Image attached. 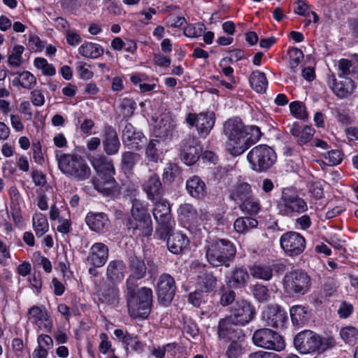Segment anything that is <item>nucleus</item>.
<instances>
[{
	"mask_svg": "<svg viewBox=\"0 0 358 358\" xmlns=\"http://www.w3.org/2000/svg\"><path fill=\"white\" fill-rule=\"evenodd\" d=\"M142 187L148 199L152 202L161 199L164 193L159 177L155 173H152L149 176L143 184Z\"/></svg>",
	"mask_w": 358,
	"mask_h": 358,
	"instance_id": "obj_21",
	"label": "nucleus"
},
{
	"mask_svg": "<svg viewBox=\"0 0 358 358\" xmlns=\"http://www.w3.org/2000/svg\"><path fill=\"white\" fill-rule=\"evenodd\" d=\"M251 194V186L247 182H240L230 190L229 198L236 203H242Z\"/></svg>",
	"mask_w": 358,
	"mask_h": 358,
	"instance_id": "obj_32",
	"label": "nucleus"
},
{
	"mask_svg": "<svg viewBox=\"0 0 358 358\" xmlns=\"http://www.w3.org/2000/svg\"><path fill=\"white\" fill-rule=\"evenodd\" d=\"M178 216L180 220L189 227H194L199 222L206 218V213L202 211L199 213L196 209L189 203H183L180 206L178 210Z\"/></svg>",
	"mask_w": 358,
	"mask_h": 358,
	"instance_id": "obj_17",
	"label": "nucleus"
},
{
	"mask_svg": "<svg viewBox=\"0 0 358 358\" xmlns=\"http://www.w3.org/2000/svg\"><path fill=\"white\" fill-rule=\"evenodd\" d=\"M176 282L168 273L162 274L157 282V294L158 301L164 306H169L176 294Z\"/></svg>",
	"mask_w": 358,
	"mask_h": 358,
	"instance_id": "obj_11",
	"label": "nucleus"
},
{
	"mask_svg": "<svg viewBox=\"0 0 358 358\" xmlns=\"http://www.w3.org/2000/svg\"><path fill=\"white\" fill-rule=\"evenodd\" d=\"M324 158L327 165H337L342 161L341 152L338 150H331L325 155Z\"/></svg>",
	"mask_w": 358,
	"mask_h": 358,
	"instance_id": "obj_55",
	"label": "nucleus"
},
{
	"mask_svg": "<svg viewBox=\"0 0 358 358\" xmlns=\"http://www.w3.org/2000/svg\"><path fill=\"white\" fill-rule=\"evenodd\" d=\"M31 178L36 186H43L46 183L45 175L40 171L34 170Z\"/></svg>",
	"mask_w": 358,
	"mask_h": 358,
	"instance_id": "obj_63",
	"label": "nucleus"
},
{
	"mask_svg": "<svg viewBox=\"0 0 358 358\" xmlns=\"http://www.w3.org/2000/svg\"><path fill=\"white\" fill-rule=\"evenodd\" d=\"M204 251L208 262L213 266L229 267L235 258L236 248L227 239H216L206 241Z\"/></svg>",
	"mask_w": 358,
	"mask_h": 358,
	"instance_id": "obj_2",
	"label": "nucleus"
},
{
	"mask_svg": "<svg viewBox=\"0 0 358 358\" xmlns=\"http://www.w3.org/2000/svg\"><path fill=\"white\" fill-rule=\"evenodd\" d=\"M78 51L83 57L92 59L97 58L103 53L101 47L93 43H83L80 46Z\"/></svg>",
	"mask_w": 358,
	"mask_h": 358,
	"instance_id": "obj_38",
	"label": "nucleus"
},
{
	"mask_svg": "<svg viewBox=\"0 0 358 358\" xmlns=\"http://www.w3.org/2000/svg\"><path fill=\"white\" fill-rule=\"evenodd\" d=\"M182 331L184 334L189 336H196L199 334V329L196 323L192 320H187L184 322Z\"/></svg>",
	"mask_w": 358,
	"mask_h": 358,
	"instance_id": "obj_60",
	"label": "nucleus"
},
{
	"mask_svg": "<svg viewBox=\"0 0 358 358\" xmlns=\"http://www.w3.org/2000/svg\"><path fill=\"white\" fill-rule=\"evenodd\" d=\"M337 80L334 76L329 79V84L335 93L340 98L347 97L352 94L355 89V84L351 77H339Z\"/></svg>",
	"mask_w": 358,
	"mask_h": 358,
	"instance_id": "obj_20",
	"label": "nucleus"
},
{
	"mask_svg": "<svg viewBox=\"0 0 358 358\" xmlns=\"http://www.w3.org/2000/svg\"><path fill=\"white\" fill-rule=\"evenodd\" d=\"M239 324L231 315L221 319L218 325V336L237 334Z\"/></svg>",
	"mask_w": 358,
	"mask_h": 358,
	"instance_id": "obj_36",
	"label": "nucleus"
},
{
	"mask_svg": "<svg viewBox=\"0 0 358 358\" xmlns=\"http://www.w3.org/2000/svg\"><path fill=\"white\" fill-rule=\"evenodd\" d=\"M159 141L157 139H152L147 146L145 155L152 162H157L160 157V152L157 148Z\"/></svg>",
	"mask_w": 358,
	"mask_h": 358,
	"instance_id": "obj_50",
	"label": "nucleus"
},
{
	"mask_svg": "<svg viewBox=\"0 0 358 358\" xmlns=\"http://www.w3.org/2000/svg\"><path fill=\"white\" fill-rule=\"evenodd\" d=\"M180 152V157L184 163L192 165L199 159L202 148L195 137L189 136L182 141Z\"/></svg>",
	"mask_w": 358,
	"mask_h": 358,
	"instance_id": "obj_14",
	"label": "nucleus"
},
{
	"mask_svg": "<svg viewBox=\"0 0 358 358\" xmlns=\"http://www.w3.org/2000/svg\"><path fill=\"white\" fill-rule=\"evenodd\" d=\"M35 76L29 71H23L18 73V77L13 80V85L16 87H22L30 90L36 85Z\"/></svg>",
	"mask_w": 358,
	"mask_h": 358,
	"instance_id": "obj_37",
	"label": "nucleus"
},
{
	"mask_svg": "<svg viewBox=\"0 0 358 358\" xmlns=\"http://www.w3.org/2000/svg\"><path fill=\"white\" fill-rule=\"evenodd\" d=\"M140 160V155L132 152H124L122 155V166L123 169L131 170Z\"/></svg>",
	"mask_w": 358,
	"mask_h": 358,
	"instance_id": "obj_44",
	"label": "nucleus"
},
{
	"mask_svg": "<svg viewBox=\"0 0 358 358\" xmlns=\"http://www.w3.org/2000/svg\"><path fill=\"white\" fill-rule=\"evenodd\" d=\"M85 221L89 227L96 232H103L108 227V219L103 213H90L87 214Z\"/></svg>",
	"mask_w": 358,
	"mask_h": 358,
	"instance_id": "obj_29",
	"label": "nucleus"
},
{
	"mask_svg": "<svg viewBox=\"0 0 358 358\" xmlns=\"http://www.w3.org/2000/svg\"><path fill=\"white\" fill-rule=\"evenodd\" d=\"M34 66L41 69L45 76H54L56 73L55 69L52 64H48V61L42 57H37L34 60Z\"/></svg>",
	"mask_w": 358,
	"mask_h": 358,
	"instance_id": "obj_51",
	"label": "nucleus"
},
{
	"mask_svg": "<svg viewBox=\"0 0 358 358\" xmlns=\"http://www.w3.org/2000/svg\"><path fill=\"white\" fill-rule=\"evenodd\" d=\"M280 243L285 252L291 257L299 255L306 248L305 238L294 231L283 234L280 237Z\"/></svg>",
	"mask_w": 358,
	"mask_h": 358,
	"instance_id": "obj_12",
	"label": "nucleus"
},
{
	"mask_svg": "<svg viewBox=\"0 0 358 358\" xmlns=\"http://www.w3.org/2000/svg\"><path fill=\"white\" fill-rule=\"evenodd\" d=\"M249 358H280L277 354L265 351H257L249 355Z\"/></svg>",
	"mask_w": 358,
	"mask_h": 358,
	"instance_id": "obj_64",
	"label": "nucleus"
},
{
	"mask_svg": "<svg viewBox=\"0 0 358 358\" xmlns=\"http://www.w3.org/2000/svg\"><path fill=\"white\" fill-rule=\"evenodd\" d=\"M188 194L193 198L201 200L207 194L205 182L197 176H193L186 182Z\"/></svg>",
	"mask_w": 358,
	"mask_h": 358,
	"instance_id": "obj_28",
	"label": "nucleus"
},
{
	"mask_svg": "<svg viewBox=\"0 0 358 358\" xmlns=\"http://www.w3.org/2000/svg\"><path fill=\"white\" fill-rule=\"evenodd\" d=\"M248 279L249 275L246 269L235 268L228 277L227 283L230 287L238 288L243 286Z\"/></svg>",
	"mask_w": 358,
	"mask_h": 358,
	"instance_id": "obj_34",
	"label": "nucleus"
},
{
	"mask_svg": "<svg viewBox=\"0 0 358 358\" xmlns=\"http://www.w3.org/2000/svg\"><path fill=\"white\" fill-rule=\"evenodd\" d=\"M277 208L279 214L292 217L296 214L306 212L308 210V205L294 189L285 188L278 202Z\"/></svg>",
	"mask_w": 358,
	"mask_h": 358,
	"instance_id": "obj_6",
	"label": "nucleus"
},
{
	"mask_svg": "<svg viewBox=\"0 0 358 358\" xmlns=\"http://www.w3.org/2000/svg\"><path fill=\"white\" fill-rule=\"evenodd\" d=\"M294 345L301 354L324 352L336 345L334 337H294Z\"/></svg>",
	"mask_w": 358,
	"mask_h": 358,
	"instance_id": "obj_9",
	"label": "nucleus"
},
{
	"mask_svg": "<svg viewBox=\"0 0 358 358\" xmlns=\"http://www.w3.org/2000/svg\"><path fill=\"white\" fill-rule=\"evenodd\" d=\"M295 224L297 228L302 230H306L308 229L311 225L310 218L308 215H303L301 217L296 219Z\"/></svg>",
	"mask_w": 358,
	"mask_h": 358,
	"instance_id": "obj_62",
	"label": "nucleus"
},
{
	"mask_svg": "<svg viewBox=\"0 0 358 358\" xmlns=\"http://www.w3.org/2000/svg\"><path fill=\"white\" fill-rule=\"evenodd\" d=\"M101 296L104 301L113 304L117 301V289L115 286H108L103 291Z\"/></svg>",
	"mask_w": 358,
	"mask_h": 358,
	"instance_id": "obj_53",
	"label": "nucleus"
},
{
	"mask_svg": "<svg viewBox=\"0 0 358 358\" xmlns=\"http://www.w3.org/2000/svg\"><path fill=\"white\" fill-rule=\"evenodd\" d=\"M122 140L125 146L136 150L141 148L146 141L143 133L136 130L131 123L127 122L123 124Z\"/></svg>",
	"mask_w": 358,
	"mask_h": 358,
	"instance_id": "obj_16",
	"label": "nucleus"
},
{
	"mask_svg": "<svg viewBox=\"0 0 358 358\" xmlns=\"http://www.w3.org/2000/svg\"><path fill=\"white\" fill-rule=\"evenodd\" d=\"M263 319L271 326L277 329H282L287 318L285 312L278 306L268 307L263 313Z\"/></svg>",
	"mask_w": 358,
	"mask_h": 358,
	"instance_id": "obj_22",
	"label": "nucleus"
},
{
	"mask_svg": "<svg viewBox=\"0 0 358 358\" xmlns=\"http://www.w3.org/2000/svg\"><path fill=\"white\" fill-rule=\"evenodd\" d=\"M261 131L259 127L251 126L246 127V136H245L246 150L252 144H255L261 137Z\"/></svg>",
	"mask_w": 358,
	"mask_h": 358,
	"instance_id": "obj_47",
	"label": "nucleus"
},
{
	"mask_svg": "<svg viewBox=\"0 0 358 358\" xmlns=\"http://www.w3.org/2000/svg\"><path fill=\"white\" fill-rule=\"evenodd\" d=\"M206 29L203 23H196L187 25L183 31L184 34L187 37L198 38L202 35Z\"/></svg>",
	"mask_w": 358,
	"mask_h": 358,
	"instance_id": "obj_49",
	"label": "nucleus"
},
{
	"mask_svg": "<svg viewBox=\"0 0 358 358\" xmlns=\"http://www.w3.org/2000/svg\"><path fill=\"white\" fill-rule=\"evenodd\" d=\"M224 132L228 138L227 149L231 155H240L246 150V127L240 119L235 117L226 121Z\"/></svg>",
	"mask_w": 358,
	"mask_h": 358,
	"instance_id": "obj_5",
	"label": "nucleus"
},
{
	"mask_svg": "<svg viewBox=\"0 0 358 358\" xmlns=\"http://www.w3.org/2000/svg\"><path fill=\"white\" fill-rule=\"evenodd\" d=\"M288 55L289 57V69L292 72L295 73L297 66L303 58V53L296 48H291L288 50Z\"/></svg>",
	"mask_w": 358,
	"mask_h": 358,
	"instance_id": "obj_45",
	"label": "nucleus"
},
{
	"mask_svg": "<svg viewBox=\"0 0 358 358\" xmlns=\"http://www.w3.org/2000/svg\"><path fill=\"white\" fill-rule=\"evenodd\" d=\"M129 268L131 274L127 280V288L137 287V280L145 276L147 267L143 260L137 257H131L129 259Z\"/></svg>",
	"mask_w": 358,
	"mask_h": 358,
	"instance_id": "obj_19",
	"label": "nucleus"
},
{
	"mask_svg": "<svg viewBox=\"0 0 358 358\" xmlns=\"http://www.w3.org/2000/svg\"><path fill=\"white\" fill-rule=\"evenodd\" d=\"M252 291L255 298L259 302H266L270 299V291L265 285L256 284Z\"/></svg>",
	"mask_w": 358,
	"mask_h": 358,
	"instance_id": "obj_46",
	"label": "nucleus"
},
{
	"mask_svg": "<svg viewBox=\"0 0 358 358\" xmlns=\"http://www.w3.org/2000/svg\"><path fill=\"white\" fill-rule=\"evenodd\" d=\"M353 306L346 301H342L338 309V314L341 318L348 317L353 312Z\"/></svg>",
	"mask_w": 358,
	"mask_h": 358,
	"instance_id": "obj_59",
	"label": "nucleus"
},
{
	"mask_svg": "<svg viewBox=\"0 0 358 358\" xmlns=\"http://www.w3.org/2000/svg\"><path fill=\"white\" fill-rule=\"evenodd\" d=\"M24 52L22 45H17L13 47L10 54L8 55V62L9 65L18 66L22 62V55Z\"/></svg>",
	"mask_w": 358,
	"mask_h": 358,
	"instance_id": "obj_48",
	"label": "nucleus"
},
{
	"mask_svg": "<svg viewBox=\"0 0 358 358\" xmlns=\"http://www.w3.org/2000/svg\"><path fill=\"white\" fill-rule=\"evenodd\" d=\"M186 122L189 125L196 127L201 137L206 138L214 126V114L213 113L198 115L189 113L186 117Z\"/></svg>",
	"mask_w": 358,
	"mask_h": 358,
	"instance_id": "obj_15",
	"label": "nucleus"
},
{
	"mask_svg": "<svg viewBox=\"0 0 358 358\" xmlns=\"http://www.w3.org/2000/svg\"><path fill=\"white\" fill-rule=\"evenodd\" d=\"M250 275L256 279L269 280L273 276V270L268 265H254L250 268Z\"/></svg>",
	"mask_w": 358,
	"mask_h": 358,
	"instance_id": "obj_39",
	"label": "nucleus"
},
{
	"mask_svg": "<svg viewBox=\"0 0 358 358\" xmlns=\"http://www.w3.org/2000/svg\"><path fill=\"white\" fill-rule=\"evenodd\" d=\"M135 102L128 98L123 99L121 102V109L124 117H130L133 115L135 109Z\"/></svg>",
	"mask_w": 358,
	"mask_h": 358,
	"instance_id": "obj_56",
	"label": "nucleus"
},
{
	"mask_svg": "<svg viewBox=\"0 0 358 358\" xmlns=\"http://www.w3.org/2000/svg\"><path fill=\"white\" fill-rule=\"evenodd\" d=\"M56 159L59 169L67 178L76 182L85 181L90 178L91 168L81 156L57 150Z\"/></svg>",
	"mask_w": 358,
	"mask_h": 358,
	"instance_id": "obj_1",
	"label": "nucleus"
},
{
	"mask_svg": "<svg viewBox=\"0 0 358 358\" xmlns=\"http://www.w3.org/2000/svg\"><path fill=\"white\" fill-rule=\"evenodd\" d=\"M239 208L243 213L253 215L259 212L261 205L259 200L251 194L242 203H240Z\"/></svg>",
	"mask_w": 358,
	"mask_h": 358,
	"instance_id": "obj_40",
	"label": "nucleus"
},
{
	"mask_svg": "<svg viewBox=\"0 0 358 358\" xmlns=\"http://www.w3.org/2000/svg\"><path fill=\"white\" fill-rule=\"evenodd\" d=\"M92 182L94 188L103 195L110 196L119 192V187L113 176H98Z\"/></svg>",
	"mask_w": 358,
	"mask_h": 358,
	"instance_id": "obj_23",
	"label": "nucleus"
},
{
	"mask_svg": "<svg viewBox=\"0 0 358 358\" xmlns=\"http://www.w3.org/2000/svg\"><path fill=\"white\" fill-rule=\"evenodd\" d=\"M126 267L121 260L111 261L106 269V275L108 280L115 283L122 281L124 277Z\"/></svg>",
	"mask_w": 358,
	"mask_h": 358,
	"instance_id": "obj_31",
	"label": "nucleus"
},
{
	"mask_svg": "<svg viewBox=\"0 0 358 358\" xmlns=\"http://www.w3.org/2000/svg\"><path fill=\"white\" fill-rule=\"evenodd\" d=\"M290 316L294 325L298 326L308 320L307 310L303 306H294L290 308Z\"/></svg>",
	"mask_w": 358,
	"mask_h": 358,
	"instance_id": "obj_43",
	"label": "nucleus"
},
{
	"mask_svg": "<svg viewBox=\"0 0 358 358\" xmlns=\"http://www.w3.org/2000/svg\"><path fill=\"white\" fill-rule=\"evenodd\" d=\"M201 278L206 292H210L215 287L217 279L212 273H205L203 276Z\"/></svg>",
	"mask_w": 358,
	"mask_h": 358,
	"instance_id": "obj_58",
	"label": "nucleus"
},
{
	"mask_svg": "<svg viewBox=\"0 0 358 358\" xmlns=\"http://www.w3.org/2000/svg\"><path fill=\"white\" fill-rule=\"evenodd\" d=\"M352 62L346 59H342L339 61L338 70L339 77H348L352 73Z\"/></svg>",
	"mask_w": 358,
	"mask_h": 358,
	"instance_id": "obj_57",
	"label": "nucleus"
},
{
	"mask_svg": "<svg viewBox=\"0 0 358 358\" xmlns=\"http://www.w3.org/2000/svg\"><path fill=\"white\" fill-rule=\"evenodd\" d=\"M257 224L258 222L256 219L250 217H244L237 218L234 223V227L237 232L245 233L250 229L257 227Z\"/></svg>",
	"mask_w": 358,
	"mask_h": 358,
	"instance_id": "obj_41",
	"label": "nucleus"
},
{
	"mask_svg": "<svg viewBox=\"0 0 358 358\" xmlns=\"http://www.w3.org/2000/svg\"><path fill=\"white\" fill-rule=\"evenodd\" d=\"M90 162L98 176H113L115 168L113 161L104 155H98L90 159Z\"/></svg>",
	"mask_w": 358,
	"mask_h": 358,
	"instance_id": "obj_26",
	"label": "nucleus"
},
{
	"mask_svg": "<svg viewBox=\"0 0 358 358\" xmlns=\"http://www.w3.org/2000/svg\"><path fill=\"white\" fill-rule=\"evenodd\" d=\"M291 113L298 118H305V110L302 105L298 102H292L289 105Z\"/></svg>",
	"mask_w": 358,
	"mask_h": 358,
	"instance_id": "obj_61",
	"label": "nucleus"
},
{
	"mask_svg": "<svg viewBox=\"0 0 358 358\" xmlns=\"http://www.w3.org/2000/svg\"><path fill=\"white\" fill-rule=\"evenodd\" d=\"M247 159L251 169L260 173L268 170L273 166L275 162L276 155L271 147L267 145H259L248 152Z\"/></svg>",
	"mask_w": 358,
	"mask_h": 358,
	"instance_id": "obj_8",
	"label": "nucleus"
},
{
	"mask_svg": "<svg viewBox=\"0 0 358 358\" xmlns=\"http://www.w3.org/2000/svg\"><path fill=\"white\" fill-rule=\"evenodd\" d=\"M289 132L297 138L299 144L303 145L313 138L315 131L308 126L301 128L298 123H294L289 127Z\"/></svg>",
	"mask_w": 358,
	"mask_h": 358,
	"instance_id": "obj_33",
	"label": "nucleus"
},
{
	"mask_svg": "<svg viewBox=\"0 0 358 358\" xmlns=\"http://www.w3.org/2000/svg\"><path fill=\"white\" fill-rule=\"evenodd\" d=\"M175 124L170 120L162 119L158 125V135L160 137L168 138L171 135Z\"/></svg>",
	"mask_w": 358,
	"mask_h": 358,
	"instance_id": "obj_52",
	"label": "nucleus"
},
{
	"mask_svg": "<svg viewBox=\"0 0 358 358\" xmlns=\"http://www.w3.org/2000/svg\"><path fill=\"white\" fill-rule=\"evenodd\" d=\"M136 287L127 289V306L131 317L134 318H147L152 303V291L148 287Z\"/></svg>",
	"mask_w": 358,
	"mask_h": 358,
	"instance_id": "obj_4",
	"label": "nucleus"
},
{
	"mask_svg": "<svg viewBox=\"0 0 358 358\" xmlns=\"http://www.w3.org/2000/svg\"><path fill=\"white\" fill-rule=\"evenodd\" d=\"M311 285L309 275L301 271H294L287 273L283 278V287L289 294L303 295Z\"/></svg>",
	"mask_w": 358,
	"mask_h": 358,
	"instance_id": "obj_10",
	"label": "nucleus"
},
{
	"mask_svg": "<svg viewBox=\"0 0 358 358\" xmlns=\"http://www.w3.org/2000/svg\"><path fill=\"white\" fill-rule=\"evenodd\" d=\"M251 87L258 93L266 92L268 81L266 75L259 71H253L249 78Z\"/></svg>",
	"mask_w": 358,
	"mask_h": 358,
	"instance_id": "obj_35",
	"label": "nucleus"
},
{
	"mask_svg": "<svg viewBox=\"0 0 358 358\" xmlns=\"http://www.w3.org/2000/svg\"><path fill=\"white\" fill-rule=\"evenodd\" d=\"M103 147L108 155H116L120 148V142L116 131L112 127H106L103 133Z\"/></svg>",
	"mask_w": 358,
	"mask_h": 358,
	"instance_id": "obj_25",
	"label": "nucleus"
},
{
	"mask_svg": "<svg viewBox=\"0 0 358 358\" xmlns=\"http://www.w3.org/2000/svg\"><path fill=\"white\" fill-rule=\"evenodd\" d=\"M28 320L44 333H50L53 327L52 320L43 306H33L27 311Z\"/></svg>",
	"mask_w": 358,
	"mask_h": 358,
	"instance_id": "obj_13",
	"label": "nucleus"
},
{
	"mask_svg": "<svg viewBox=\"0 0 358 358\" xmlns=\"http://www.w3.org/2000/svg\"><path fill=\"white\" fill-rule=\"evenodd\" d=\"M33 227L38 237L43 236L49 229L46 217L41 213H36L32 219Z\"/></svg>",
	"mask_w": 358,
	"mask_h": 358,
	"instance_id": "obj_42",
	"label": "nucleus"
},
{
	"mask_svg": "<svg viewBox=\"0 0 358 358\" xmlns=\"http://www.w3.org/2000/svg\"><path fill=\"white\" fill-rule=\"evenodd\" d=\"M129 233L139 236H150L153 231L152 222L147 204L134 199L131 202V217L127 222Z\"/></svg>",
	"mask_w": 358,
	"mask_h": 358,
	"instance_id": "obj_3",
	"label": "nucleus"
},
{
	"mask_svg": "<svg viewBox=\"0 0 358 358\" xmlns=\"http://www.w3.org/2000/svg\"><path fill=\"white\" fill-rule=\"evenodd\" d=\"M153 217L157 224L156 235L160 239L166 238L175 224L171 217V207L166 200L158 199L154 202Z\"/></svg>",
	"mask_w": 358,
	"mask_h": 358,
	"instance_id": "obj_7",
	"label": "nucleus"
},
{
	"mask_svg": "<svg viewBox=\"0 0 358 358\" xmlns=\"http://www.w3.org/2000/svg\"><path fill=\"white\" fill-rule=\"evenodd\" d=\"M243 353L241 341H234L231 343L226 352L228 358H238Z\"/></svg>",
	"mask_w": 358,
	"mask_h": 358,
	"instance_id": "obj_54",
	"label": "nucleus"
},
{
	"mask_svg": "<svg viewBox=\"0 0 358 358\" xmlns=\"http://www.w3.org/2000/svg\"><path fill=\"white\" fill-rule=\"evenodd\" d=\"M255 310L252 306L245 300L237 301L232 307L231 316L243 325L249 322L254 317Z\"/></svg>",
	"mask_w": 358,
	"mask_h": 358,
	"instance_id": "obj_18",
	"label": "nucleus"
},
{
	"mask_svg": "<svg viewBox=\"0 0 358 358\" xmlns=\"http://www.w3.org/2000/svg\"><path fill=\"white\" fill-rule=\"evenodd\" d=\"M108 256V249L107 246L102 243H96L91 247L87 261L95 267H101L105 264Z\"/></svg>",
	"mask_w": 358,
	"mask_h": 358,
	"instance_id": "obj_24",
	"label": "nucleus"
},
{
	"mask_svg": "<svg viewBox=\"0 0 358 358\" xmlns=\"http://www.w3.org/2000/svg\"><path fill=\"white\" fill-rule=\"evenodd\" d=\"M167 236H169L167 240L168 248L173 254L180 253L189 245L188 238L181 233L169 234Z\"/></svg>",
	"mask_w": 358,
	"mask_h": 358,
	"instance_id": "obj_30",
	"label": "nucleus"
},
{
	"mask_svg": "<svg viewBox=\"0 0 358 358\" xmlns=\"http://www.w3.org/2000/svg\"><path fill=\"white\" fill-rule=\"evenodd\" d=\"M253 343L262 348L280 352L285 348L282 337H252Z\"/></svg>",
	"mask_w": 358,
	"mask_h": 358,
	"instance_id": "obj_27",
	"label": "nucleus"
}]
</instances>
